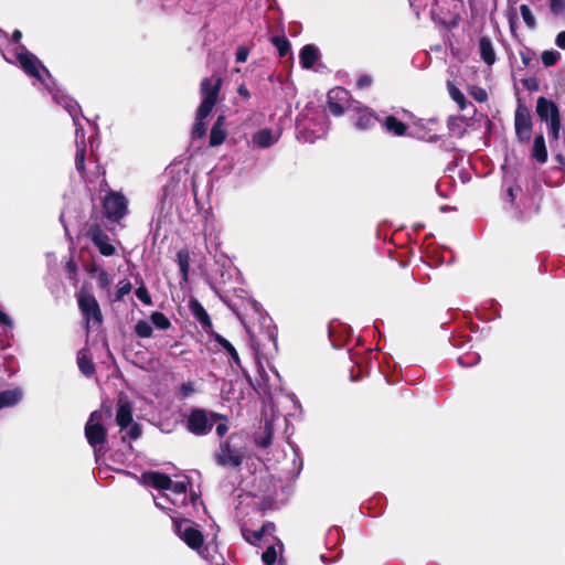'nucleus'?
Wrapping results in <instances>:
<instances>
[{"instance_id": "46", "label": "nucleus", "mask_w": 565, "mask_h": 565, "mask_svg": "<svg viewBox=\"0 0 565 565\" xmlns=\"http://www.w3.org/2000/svg\"><path fill=\"white\" fill-rule=\"evenodd\" d=\"M194 385L193 383L191 382H186V383H183L181 386H180V393L183 397H188L190 396L191 394L194 393Z\"/></svg>"}, {"instance_id": "42", "label": "nucleus", "mask_w": 565, "mask_h": 565, "mask_svg": "<svg viewBox=\"0 0 565 565\" xmlns=\"http://www.w3.org/2000/svg\"><path fill=\"white\" fill-rule=\"evenodd\" d=\"M136 297L147 306L152 303L150 294L145 286H140L136 289Z\"/></svg>"}, {"instance_id": "40", "label": "nucleus", "mask_w": 565, "mask_h": 565, "mask_svg": "<svg viewBox=\"0 0 565 565\" xmlns=\"http://www.w3.org/2000/svg\"><path fill=\"white\" fill-rule=\"evenodd\" d=\"M258 375H259V379L256 380L257 385L264 393H266L267 391H269L270 385H269V379L262 365H258Z\"/></svg>"}, {"instance_id": "4", "label": "nucleus", "mask_w": 565, "mask_h": 565, "mask_svg": "<svg viewBox=\"0 0 565 565\" xmlns=\"http://www.w3.org/2000/svg\"><path fill=\"white\" fill-rule=\"evenodd\" d=\"M173 521L174 532L192 550L196 551L198 554L205 559H209L210 552L206 546L203 545V534L198 526L189 519L178 520L171 516Z\"/></svg>"}, {"instance_id": "2", "label": "nucleus", "mask_w": 565, "mask_h": 565, "mask_svg": "<svg viewBox=\"0 0 565 565\" xmlns=\"http://www.w3.org/2000/svg\"><path fill=\"white\" fill-rule=\"evenodd\" d=\"M143 482L158 490L168 491L170 495V504L175 508H185L189 503L195 507L198 497L189 495L186 492V482H173L170 477L161 472L151 471L142 475Z\"/></svg>"}, {"instance_id": "45", "label": "nucleus", "mask_w": 565, "mask_h": 565, "mask_svg": "<svg viewBox=\"0 0 565 565\" xmlns=\"http://www.w3.org/2000/svg\"><path fill=\"white\" fill-rule=\"evenodd\" d=\"M249 50L246 46H238L235 54L237 63H244L248 58Z\"/></svg>"}, {"instance_id": "17", "label": "nucleus", "mask_w": 565, "mask_h": 565, "mask_svg": "<svg viewBox=\"0 0 565 565\" xmlns=\"http://www.w3.org/2000/svg\"><path fill=\"white\" fill-rule=\"evenodd\" d=\"M479 52L481 60L488 65L491 66L495 63L497 55L492 44V41L488 36H481L479 40Z\"/></svg>"}, {"instance_id": "49", "label": "nucleus", "mask_w": 565, "mask_h": 565, "mask_svg": "<svg viewBox=\"0 0 565 565\" xmlns=\"http://www.w3.org/2000/svg\"><path fill=\"white\" fill-rule=\"evenodd\" d=\"M372 84V78L369 75H362L358 79V87L365 88Z\"/></svg>"}, {"instance_id": "19", "label": "nucleus", "mask_w": 565, "mask_h": 565, "mask_svg": "<svg viewBox=\"0 0 565 565\" xmlns=\"http://www.w3.org/2000/svg\"><path fill=\"white\" fill-rule=\"evenodd\" d=\"M300 64L303 68H310L319 58V51L315 45H305L299 54Z\"/></svg>"}, {"instance_id": "5", "label": "nucleus", "mask_w": 565, "mask_h": 565, "mask_svg": "<svg viewBox=\"0 0 565 565\" xmlns=\"http://www.w3.org/2000/svg\"><path fill=\"white\" fill-rule=\"evenodd\" d=\"M103 414L100 411H94L85 425V437L89 446L94 449L96 459L107 451V430L102 424Z\"/></svg>"}, {"instance_id": "55", "label": "nucleus", "mask_w": 565, "mask_h": 565, "mask_svg": "<svg viewBox=\"0 0 565 565\" xmlns=\"http://www.w3.org/2000/svg\"><path fill=\"white\" fill-rule=\"evenodd\" d=\"M427 140L430 141V142H436V141L439 140V137L434 135V136H430Z\"/></svg>"}, {"instance_id": "7", "label": "nucleus", "mask_w": 565, "mask_h": 565, "mask_svg": "<svg viewBox=\"0 0 565 565\" xmlns=\"http://www.w3.org/2000/svg\"><path fill=\"white\" fill-rule=\"evenodd\" d=\"M218 419H225V416L203 408H194L186 417V428L194 435L203 436L212 430Z\"/></svg>"}, {"instance_id": "12", "label": "nucleus", "mask_w": 565, "mask_h": 565, "mask_svg": "<svg viewBox=\"0 0 565 565\" xmlns=\"http://www.w3.org/2000/svg\"><path fill=\"white\" fill-rule=\"evenodd\" d=\"M532 119L530 110L519 105L514 116L515 135L521 142H529L532 135Z\"/></svg>"}, {"instance_id": "21", "label": "nucleus", "mask_w": 565, "mask_h": 565, "mask_svg": "<svg viewBox=\"0 0 565 565\" xmlns=\"http://www.w3.org/2000/svg\"><path fill=\"white\" fill-rule=\"evenodd\" d=\"M190 309H191L193 316L195 317V319L200 322V324L203 328L212 327L210 316L207 315L206 310L203 308V306L198 300H192L190 302Z\"/></svg>"}, {"instance_id": "31", "label": "nucleus", "mask_w": 565, "mask_h": 565, "mask_svg": "<svg viewBox=\"0 0 565 565\" xmlns=\"http://www.w3.org/2000/svg\"><path fill=\"white\" fill-rule=\"evenodd\" d=\"M151 323L159 330H167L171 327L170 320L159 311H154L150 316Z\"/></svg>"}, {"instance_id": "15", "label": "nucleus", "mask_w": 565, "mask_h": 565, "mask_svg": "<svg viewBox=\"0 0 565 565\" xmlns=\"http://www.w3.org/2000/svg\"><path fill=\"white\" fill-rule=\"evenodd\" d=\"M280 138V132L270 128H264L256 131L252 137L255 147L266 149L275 145Z\"/></svg>"}, {"instance_id": "33", "label": "nucleus", "mask_w": 565, "mask_h": 565, "mask_svg": "<svg viewBox=\"0 0 565 565\" xmlns=\"http://www.w3.org/2000/svg\"><path fill=\"white\" fill-rule=\"evenodd\" d=\"M520 13L522 15V19H523L524 23L526 24V26L529 29H534L536 26L535 17L533 15V13H532V11H531L529 6L521 4L520 6Z\"/></svg>"}, {"instance_id": "11", "label": "nucleus", "mask_w": 565, "mask_h": 565, "mask_svg": "<svg viewBox=\"0 0 565 565\" xmlns=\"http://www.w3.org/2000/svg\"><path fill=\"white\" fill-rule=\"evenodd\" d=\"M104 214L111 221H119L127 212V200L124 195L110 192L104 200Z\"/></svg>"}, {"instance_id": "43", "label": "nucleus", "mask_w": 565, "mask_h": 565, "mask_svg": "<svg viewBox=\"0 0 565 565\" xmlns=\"http://www.w3.org/2000/svg\"><path fill=\"white\" fill-rule=\"evenodd\" d=\"M551 11L555 15H563L565 12V0H550Z\"/></svg>"}, {"instance_id": "1", "label": "nucleus", "mask_w": 565, "mask_h": 565, "mask_svg": "<svg viewBox=\"0 0 565 565\" xmlns=\"http://www.w3.org/2000/svg\"><path fill=\"white\" fill-rule=\"evenodd\" d=\"M22 38V33L19 30H15L12 34L13 47L8 50L6 53H2L3 58L12 64L19 63L21 68L31 77H34L45 84V86L50 89L53 99L63 106V108L70 114L73 119V124L76 127L75 130V143H76V153H75V168L82 178H85V156H86V141L84 129L79 122V106L78 104L67 95H65L60 89L50 88L49 84L45 83L43 78V74L49 78L50 73L45 68V66L41 63V61L31 52H29L23 45L20 44V40Z\"/></svg>"}, {"instance_id": "10", "label": "nucleus", "mask_w": 565, "mask_h": 565, "mask_svg": "<svg viewBox=\"0 0 565 565\" xmlns=\"http://www.w3.org/2000/svg\"><path fill=\"white\" fill-rule=\"evenodd\" d=\"M77 302L87 326L89 323H102V311L96 298L92 294L81 290L77 295Z\"/></svg>"}, {"instance_id": "28", "label": "nucleus", "mask_w": 565, "mask_h": 565, "mask_svg": "<svg viewBox=\"0 0 565 565\" xmlns=\"http://www.w3.org/2000/svg\"><path fill=\"white\" fill-rule=\"evenodd\" d=\"M177 263L183 280H188L190 269V255L188 250L181 249L177 254Z\"/></svg>"}, {"instance_id": "35", "label": "nucleus", "mask_w": 565, "mask_h": 565, "mask_svg": "<svg viewBox=\"0 0 565 565\" xmlns=\"http://www.w3.org/2000/svg\"><path fill=\"white\" fill-rule=\"evenodd\" d=\"M561 58V53L555 50L544 51L542 53V63L548 67L553 66Z\"/></svg>"}, {"instance_id": "36", "label": "nucleus", "mask_w": 565, "mask_h": 565, "mask_svg": "<svg viewBox=\"0 0 565 565\" xmlns=\"http://www.w3.org/2000/svg\"><path fill=\"white\" fill-rule=\"evenodd\" d=\"M278 551L275 545H270L262 555L264 565H274L277 559Z\"/></svg>"}, {"instance_id": "30", "label": "nucleus", "mask_w": 565, "mask_h": 565, "mask_svg": "<svg viewBox=\"0 0 565 565\" xmlns=\"http://www.w3.org/2000/svg\"><path fill=\"white\" fill-rule=\"evenodd\" d=\"M465 125L462 117H450L448 119V129L454 136L462 137L465 134Z\"/></svg>"}, {"instance_id": "34", "label": "nucleus", "mask_w": 565, "mask_h": 565, "mask_svg": "<svg viewBox=\"0 0 565 565\" xmlns=\"http://www.w3.org/2000/svg\"><path fill=\"white\" fill-rule=\"evenodd\" d=\"M170 495L168 491L160 490L158 494L153 495L156 507L162 510H170Z\"/></svg>"}, {"instance_id": "6", "label": "nucleus", "mask_w": 565, "mask_h": 565, "mask_svg": "<svg viewBox=\"0 0 565 565\" xmlns=\"http://www.w3.org/2000/svg\"><path fill=\"white\" fill-rule=\"evenodd\" d=\"M535 111L542 122L547 126L552 141H557L561 136L562 122L557 105L545 97H539Z\"/></svg>"}, {"instance_id": "13", "label": "nucleus", "mask_w": 565, "mask_h": 565, "mask_svg": "<svg viewBox=\"0 0 565 565\" xmlns=\"http://www.w3.org/2000/svg\"><path fill=\"white\" fill-rule=\"evenodd\" d=\"M350 93L342 88L335 87L328 93V108L334 116H341L349 104Z\"/></svg>"}, {"instance_id": "18", "label": "nucleus", "mask_w": 565, "mask_h": 565, "mask_svg": "<svg viewBox=\"0 0 565 565\" xmlns=\"http://www.w3.org/2000/svg\"><path fill=\"white\" fill-rule=\"evenodd\" d=\"M226 138V130L224 127V116H218L214 122L210 134V146L215 147L224 142Z\"/></svg>"}, {"instance_id": "3", "label": "nucleus", "mask_w": 565, "mask_h": 565, "mask_svg": "<svg viewBox=\"0 0 565 565\" xmlns=\"http://www.w3.org/2000/svg\"><path fill=\"white\" fill-rule=\"evenodd\" d=\"M222 78L217 75L205 77L201 82V97L202 102L196 111V120L193 126L192 135L194 138H203L206 134V126L204 119L211 114L214 108L217 96L221 89Z\"/></svg>"}, {"instance_id": "51", "label": "nucleus", "mask_w": 565, "mask_h": 565, "mask_svg": "<svg viewBox=\"0 0 565 565\" xmlns=\"http://www.w3.org/2000/svg\"><path fill=\"white\" fill-rule=\"evenodd\" d=\"M0 323L7 326L9 328H12V326H13L11 318L7 313H4L2 310H0Z\"/></svg>"}, {"instance_id": "20", "label": "nucleus", "mask_w": 565, "mask_h": 565, "mask_svg": "<svg viewBox=\"0 0 565 565\" xmlns=\"http://www.w3.org/2000/svg\"><path fill=\"white\" fill-rule=\"evenodd\" d=\"M376 121V117L369 109H360L354 120V126L360 130L371 128Z\"/></svg>"}, {"instance_id": "23", "label": "nucleus", "mask_w": 565, "mask_h": 565, "mask_svg": "<svg viewBox=\"0 0 565 565\" xmlns=\"http://www.w3.org/2000/svg\"><path fill=\"white\" fill-rule=\"evenodd\" d=\"M22 398V391L19 388L0 392V409L15 405Z\"/></svg>"}, {"instance_id": "24", "label": "nucleus", "mask_w": 565, "mask_h": 565, "mask_svg": "<svg viewBox=\"0 0 565 565\" xmlns=\"http://www.w3.org/2000/svg\"><path fill=\"white\" fill-rule=\"evenodd\" d=\"M90 274H94L97 279V285L100 289H108L113 282L111 276L104 269L97 265H93L89 269Z\"/></svg>"}, {"instance_id": "29", "label": "nucleus", "mask_w": 565, "mask_h": 565, "mask_svg": "<svg viewBox=\"0 0 565 565\" xmlns=\"http://www.w3.org/2000/svg\"><path fill=\"white\" fill-rule=\"evenodd\" d=\"M215 340L228 353L232 362L235 363L237 366H241L238 353L236 349L232 345V343L220 334L216 335Z\"/></svg>"}, {"instance_id": "41", "label": "nucleus", "mask_w": 565, "mask_h": 565, "mask_svg": "<svg viewBox=\"0 0 565 565\" xmlns=\"http://www.w3.org/2000/svg\"><path fill=\"white\" fill-rule=\"evenodd\" d=\"M131 291V284L129 280L124 279L118 284V290L116 295V300H121L126 295Z\"/></svg>"}, {"instance_id": "22", "label": "nucleus", "mask_w": 565, "mask_h": 565, "mask_svg": "<svg viewBox=\"0 0 565 565\" xmlns=\"http://www.w3.org/2000/svg\"><path fill=\"white\" fill-rule=\"evenodd\" d=\"M532 156L539 163H544L547 160V150L542 134L534 138Z\"/></svg>"}, {"instance_id": "8", "label": "nucleus", "mask_w": 565, "mask_h": 565, "mask_svg": "<svg viewBox=\"0 0 565 565\" xmlns=\"http://www.w3.org/2000/svg\"><path fill=\"white\" fill-rule=\"evenodd\" d=\"M329 128L328 120L322 117L321 121L313 119H300L297 124V138L303 142H315L326 136Z\"/></svg>"}, {"instance_id": "25", "label": "nucleus", "mask_w": 565, "mask_h": 565, "mask_svg": "<svg viewBox=\"0 0 565 565\" xmlns=\"http://www.w3.org/2000/svg\"><path fill=\"white\" fill-rule=\"evenodd\" d=\"M383 125L388 132L395 136H403L406 134L407 130L406 125L398 120L397 118H395L394 116H387Z\"/></svg>"}, {"instance_id": "53", "label": "nucleus", "mask_w": 565, "mask_h": 565, "mask_svg": "<svg viewBox=\"0 0 565 565\" xmlns=\"http://www.w3.org/2000/svg\"><path fill=\"white\" fill-rule=\"evenodd\" d=\"M515 192H516V190H515V189H513V188H509V189H508V195L510 196L511 202H513V201H514V199H515V196H516V193H515Z\"/></svg>"}, {"instance_id": "27", "label": "nucleus", "mask_w": 565, "mask_h": 565, "mask_svg": "<svg viewBox=\"0 0 565 565\" xmlns=\"http://www.w3.org/2000/svg\"><path fill=\"white\" fill-rule=\"evenodd\" d=\"M77 364L85 376L89 377L95 373V365L84 350L79 351L77 354Z\"/></svg>"}, {"instance_id": "39", "label": "nucleus", "mask_w": 565, "mask_h": 565, "mask_svg": "<svg viewBox=\"0 0 565 565\" xmlns=\"http://www.w3.org/2000/svg\"><path fill=\"white\" fill-rule=\"evenodd\" d=\"M273 42L277 47L280 56L287 55L288 52L290 51V43L288 42L287 39L276 36L274 38Z\"/></svg>"}, {"instance_id": "37", "label": "nucleus", "mask_w": 565, "mask_h": 565, "mask_svg": "<svg viewBox=\"0 0 565 565\" xmlns=\"http://www.w3.org/2000/svg\"><path fill=\"white\" fill-rule=\"evenodd\" d=\"M468 92H469L470 96H471L475 100H477V102H479V103H484V102H487V99H488V93H487V90H486L484 88H482V87H479V86H470Z\"/></svg>"}, {"instance_id": "9", "label": "nucleus", "mask_w": 565, "mask_h": 565, "mask_svg": "<svg viewBox=\"0 0 565 565\" xmlns=\"http://www.w3.org/2000/svg\"><path fill=\"white\" fill-rule=\"evenodd\" d=\"M234 435H231L227 440L220 444L218 450L214 454V459L220 466L239 467L244 459V454L241 449L232 446Z\"/></svg>"}, {"instance_id": "38", "label": "nucleus", "mask_w": 565, "mask_h": 565, "mask_svg": "<svg viewBox=\"0 0 565 565\" xmlns=\"http://www.w3.org/2000/svg\"><path fill=\"white\" fill-rule=\"evenodd\" d=\"M480 361L478 353H467L458 358V363L465 367L476 365Z\"/></svg>"}, {"instance_id": "57", "label": "nucleus", "mask_w": 565, "mask_h": 565, "mask_svg": "<svg viewBox=\"0 0 565 565\" xmlns=\"http://www.w3.org/2000/svg\"><path fill=\"white\" fill-rule=\"evenodd\" d=\"M321 561H322L323 563H326V564H328V563H329V559H328L324 555H321Z\"/></svg>"}, {"instance_id": "16", "label": "nucleus", "mask_w": 565, "mask_h": 565, "mask_svg": "<svg viewBox=\"0 0 565 565\" xmlns=\"http://www.w3.org/2000/svg\"><path fill=\"white\" fill-rule=\"evenodd\" d=\"M116 423L121 429L127 428L132 423V406L127 398L119 397L118 399Z\"/></svg>"}, {"instance_id": "54", "label": "nucleus", "mask_w": 565, "mask_h": 565, "mask_svg": "<svg viewBox=\"0 0 565 565\" xmlns=\"http://www.w3.org/2000/svg\"><path fill=\"white\" fill-rule=\"evenodd\" d=\"M238 94H239V95H243V96H245V97H248V96H249L248 90H247V88H246L245 86H239V88H238Z\"/></svg>"}, {"instance_id": "47", "label": "nucleus", "mask_w": 565, "mask_h": 565, "mask_svg": "<svg viewBox=\"0 0 565 565\" xmlns=\"http://www.w3.org/2000/svg\"><path fill=\"white\" fill-rule=\"evenodd\" d=\"M223 422L221 423H217L216 422V434L218 435V437H224L226 435V433L228 431V425H227V419H222Z\"/></svg>"}, {"instance_id": "44", "label": "nucleus", "mask_w": 565, "mask_h": 565, "mask_svg": "<svg viewBox=\"0 0 565 565\" xmlns=\"http://www.w3.org/2000/svg\"><path fill=\"white\" fill-rule=\"evenodd\" d=\"M265 433H266V437H264L257 441L258 446L263 447V448L268 447L271 443L273 430H271L270 424L265 425Z\"/></svg>"}, {"instance_id": "48", "label": "nucleus", "mask_w": 565, "mask_h": 565, "mask_svg": "<svg viewBox=\"0 0 565 565\" xmlns=\"http://www.w3.org/2000/svg\"><path fill=\"white\" fill-rule=\"evenodd\" d=\"M128 430V436L130 439H137L141 435V428L138 424H130Z\"/></svg>"}, {"instance_id": "56", "label": "nucleus", "mask_w": 565, "mask_h": 565, "mask_svg": "<svg viewBox=\"0 0 565 565\" xmlns=\"http://www.w3.org/2000/svg\"><path fill=\"white\" fill-rule=\"evenodd\" d=\"M338 534H339V532H338V530H337V529H334V530H330V531H329V537H331V536H333V535H338Z\"/></svg>"}, {"instance_id": "52", "label": "nucleus", "mask_w": 565, "mask_h": 565, "mask_svg": "<svg viewBox=\"0 0 565 565\" xmlns=\"http://www.w3.org/2000/svg\"><path fill=\"white\" fill-rule=\"evenodd\" d=\"M555 44L562 49L565 50V31H562L557 34L555 39Z\"/></svg>"}, {"instance_id": "58", "label": "nucleus", "mask_w": 565, "mask_h": 565, "mask_svg": "<svg viewBox=\"0 0 565 565\" xmlns=\"http://www.w3.org/2000/svg\"><path fill=\"white\" fill-rule=\"evenodd\" d=\"M523 62L525 65L527 64L526 57H523Z\"/></svg>"}, {"instance_id": "26", "label": "nucleus", "mask_w": 565, "mask_h": 565, "mask_svg": "<svg viewBox=\"0 0 565 565\" xmlns=\"http://www.w3.org/2000/svg\"><path fill=\"white\" fill-rule=\"evenodd\" d=\"M447 88L449 96L458 105L459 109L465 110L469 106V102L467 100L463 93L451 82H448Z\"/></svg>"}, {"instance_id": "50", "label": "nucleus", "mask_w": 565, "mask_h": 565, "mask_svg": "<svg viewBox=\"0 0 565 565\" xmlns=\"http://www.w3.org/2000/svg\"><path fill=\"white\" fill-rule=\"evenodd\" d=\"M265 527L262 529L260 531H255L252 533V536H247L246 532H243L244 533V536L246 537V540L250 543H255L257 541L260 540L262 535H263V532H264Z\"/></svg>"}, {"instance_id": "32", "label": "nucleus", "mask_w": 565, "mask_h": 565, "mask_svg": "<svg viewBox=\"0 0 565 565\" xmlns=\"http://www.w3.org/2000/svg\"><path fill=\"white\" fill-rule=\"evenodd\" d=\"M152 326L147 320H139L135 326V333L139 338H150L152 335Z\"/></svg>"}, {"instance_id": "14", "label": "nucleus", "mask_w": 565, "mask_h": 565, "mask_svg": "<svg viewBox=\"0 0 565 565\" xmlns=\"http://www.w3.org/2000/svg\"><path fill=\"white\" fill-rule=\"evenodd\" d=\"M89 236L102 255L111 256L116 253V247L111 244L109 236L98 226L90 230Z\"/></svg>"}]
</instances>
